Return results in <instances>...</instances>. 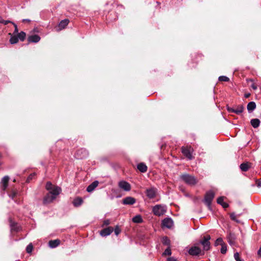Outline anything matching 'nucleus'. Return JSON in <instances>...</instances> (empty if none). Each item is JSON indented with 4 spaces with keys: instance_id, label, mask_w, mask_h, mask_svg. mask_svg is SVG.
I'll list each match as a JSON object with an SVG mask.
<instances>
[{
    "instance_id": "1",
    "label": "nucleus",
    "mask_w": 261,
    "mask_h": 261,
    "mask_svg": "<svg viewBox=\"0 0 261 261\" xmlns=\"http://www.w3.org/2000/svg\"><path fill=\"white\" fill-rule=\"evenodd\" d=\"M46 189L49 192L43 199L44 204L53 202L61 192V189L60 187L53 185L49 181L46 183Z\"/></svg>"
},
{
    "instance_id": "2",
    "label": "nucleus",
    "mask_w": 261,
    "mask_h": 261,
    "mask_svg": "<svg viewBox=\"0 0 261 261\" xmlns=\"http://www.w3.org/2000/svg\"><path fill=\"white\" fill-rule=\"evenodd\" d=\"M180 178L185 182L189 185L193 186L197 182V179L194 176L188 174H182L180 176Z\"/></svg>"
},
{
    "instance_id": "3",
    "label": "nucleus",
    "mask_w": 261,
    "mask_h": 261,
    "mask_svg": "<svg viewBox=\"0 0 261 261\" xmlns=\"http://www.w3.org/2000/svg\"><path fill=\"white\" fill-rule=\"evenodd\" d=\"M167 211V206L165 205L157 204L152 208L153 214L157 216H161L165 214Z\"/></svg>"
},
{
    "instance_id": "4",
    "label": "nucleus",
    "mask_w": 261,
    "mask_h": 261,
    "mask_svg": "<svg viewBox=\"0 0 261 261\" xmlns=\"http://www.w3.org/2000/svg\"><path fill=\"white\" fill-rule=\"evenodd\" d=\"M211 239V237L210 235H207L204 236L202 239L200 241V243L203 246V249L205 251H207L210 250L211 244L210 240Z\"/></svg>"
},
{
    "instance_id": "5",
    "label": "nucleus",
    "mask_w": 261,
    "mask_h": 261,
    "mask_svg": "<svg viewBox=\"0 0 261 261\" xmlns=\"http://www.w3.org/2000/svg\"><path fill=\"white\" fill-rule=\"evenodd\" d=\"M215 196L214 192L211 190L207 192L204 196V202L209 207H211V203Z\"/></svg>"
},
{
    "instance_id": "6",
    "label": "nucleus",
    "mask_w": 261,
    "mask_h": 261,
    "mask_svg": "<svg viewBox=\"0 0 261 261\" xmlns=\"http://www.w3.org/2000/svg\"><path fill=\"white\" fill-rule=\"evenodd\" d=\"M193 151V149L191 147H182L181 148V152L182 154L189 160H192L193 159V156L192 155Z\"/></svg>"
},
{
    "instance_id": "7",
    "label": "nucleus",
    "mask_w": 261,
    "mask_h": 261,
    "mask_svg": "<svg viewBox=\"0 0 261 261\" xmlns=\"http://www.w3.org/2000/svg\"><path fill=\"white\" fill-rule=\"evenodd\" d=\"M88 155V151L84 148H81L76 151L75 156L77 159H83Z\"/></svg>"
},
{
    "instance_id": "8",
    "label": "nucleus",
    "mask_w": 261,
    "mask_h": 261,
    "mask_svg": "<svg viewBox=\"0 0 261 261\" xmlns=\"http://www.w3.org/2000/svg\"><path fill=\"white\" fill-rule=\"evenodd\" d=\"M118 187L121 189L128 192L131 190L130 185L125 180H121L118 182Z\"/></svg>"
},
{
    "instance_id": "9",
    "label": "nucleus",
    "mask_w": 261,
    "mask_h": 261,
    "mask_svg": "<svg viewBox=\"0 0 261 261\" xmlns=\"http://www.w3.org/2000/svg\"><path fill=\"white\" fill-rule=\"evenodd\" d=\"M156 189L155 188H150L146 189L145 193L149 199H153L156 196Z\"/></svg>"
},
{
    "instance_id": "10",
    "label": "nucleus",
    "mask_w": 261,
    "mask_h": 261,
    "mask_svg": "<svg viewBox=\"0 0 261 261\" xmlns=\"http://www.w3.org/2000/svg\"><path fill=\"white\" fill-rule=\"evenodd\" d=\"M162 224L163 226L170 228L173 225V221L170 218H166L162 221Z\"/></svg>"
},
{
    "instance_id": "11",
    "label": "nucleus",
    "mask_w": 261,
    "mask_h": 261,
    "mask_svg": "<svg viewBox=\"0 0 261 261\" xmlns=\"http://www.w3.org/2000/svg\"><path fill=\"white\" fill-rule=\"evenodd\" d=\"M201 252V249L197 246L192 247L189 250V253L191 255H198Z\"/></svg>"
},
{
    "instance_id": "12",
    "label": "nucleus",
    "mask_w": 261,
    "mask_h": 261,
    "mask_svg": "<svg viewBox=\"0 0 261 261\" xmlns=\"http://www.w3.org/2000/svg\"><path fill=\"white\" fill-rule=\"evenodd\" d=\"M69 20L68 19H65L62 20L59 23L58 28H57V31H60L61 30L64 29L66 26L68 24Z\"/></svg>"
},
{
    "instance_id": "13",
    "label": "nucleus",
    "mask_w": 261,
    "mask_h": 261,
    "mask_svg": "<svg viewBox=\"0 0 261 261\" xmlns=\"http://www.w3.org/2000/svg\"><path fill=\"white\" fill-rule=\"evenodd\" d=\"M114 230L112 227H108L100 231V234L102 237H107L110 235Z\"/></svg>"
},
{
    "instance_id": "14",
    "label": "nucleus",
    "mask_w": 261,
    "mask_h": 261,
    "mask_svg": "<svg viewBox=\"0 0 261 261\" xmlns=\"http://www.w3.org/2000/svg\"><path fill=\"white\" fill-rule=\"evenodd\" d=\"M136 199L132 197H126L123 199V204L125 205H133L135 203Z\"/></svg>"
},
{
    "instance_id": "15",
    "label": "nucleus",
    "mask_w": 261,
    "mask_h": 261,
    "mask_svg": "<svg viewBox=\"0 0 261 261\" xmlns=\"http://www.w3.org/2000/svg\"><path fill=\"white\" fill-rule=\"evenodd\" d=\"M9 177L8 176H4L1 180L2 190L5 191L8 187V181L9 180Z\"/></svg>"
},
{
    "instance_id": "16",
    "label": "nucleus",
    "mask_w": 261,
    "mask_h": 261,
    "mask_svg": "<svg viewBox=\"0 0 261 261\" xmlns=\"http://www.w3.org/2000/svg\"><path fill=\"white\" fill-rule=\"evenodd\" d=\"M236 237L234 233L229 232L227 236V241L230 245H233L235 243Z\"/></svg>"
},
{
    "instance_id": "17",
    "label": "nucleus",
    "mask_w": 261,
    "mask_h": 261,
    "mask_svg": "<svg viewBox=\"0 0 261 261\" xmlns=\"http://www.w3.org/2000/svg\"><path fill=\"white\" fill-rule=\"evenodd\" d=\"M98 185V181L96 180L88 186L87 191L88 192H92Z\"/></svg>"
},
{
    "instance_id": "18",
    "label": "nucleus",
    "mask_w": 261,
    "mask_h": 261,
    "mask_svg": "<svg viewBox=\"0 0 261 261\" xmlns=\"http://www.w3.org/2000/svg\"><path fill=\"white\" fill-rule=\"evenodd\" d=\"M40 40V37L37 35H34L29 37L28 41L30 42L37 43Z\"/></svg>"
},
{
    "instance_id": "19",
    "label": "nucleus",
    "mask_w": 261,
    "mask_h": 261,
    "mask_svg": "<svg viewBox=\"0 0 261 261\" xmlns=\"http://www.w3.org/2000/svg\"><path fill=\"white\" fill-rule=\"evenodd\" d=\"M224 197L223 196H221V197H219L218 199H217V203L220 205H221L224 208H227L228 207V203L224 202Z\"/></svg>"
},
{
    "instance_id": "20",
    "label": "nucleus",
    "mask_w": 261,
    "mask_h": 261,
    "mask_svg": "<svg viewBox=\"0 0 261 261\" xmlns=\"http://www.w3.org/2000/svg\"><path fill=\"white\" fill-rule=\"evenodd\" d=\"M256 108V103L254 101L249 102L247 106L249 113H251Z\"/></svg>"
},
{
    "instance_id": "21",
    "label": "nucleus",
    "mask_w": 261,
    "mask_h": 261,
    "mask_svg": "<svg viewBox=\"0 0 261 261\" xmlns=\"http://www.w3.org/2000/svg\"><path fill=\"white\" fill-rule=\"evenodd\" d=\"M138 169L141 172H145L147 171V167L146 165L143 163H140L137 165Z\"/></svg>"
},
{
    "instance_id": "22",
    "label": "nucleus",
    "mask_w": 261,
    "mask_h": 261,
    "mask_svg": "<svg viewBox=\"0 0 261 261\" xmlns=\"http://www.w3.org/2000/svg\"><path fill=\"white\" fill-rule=\"evenodd\" d=\"M60 241L59 240H51L48 242L49 246L51 248H56L60 244Z\"/></svg>"
},
{
    "instance_id": "23",
    "label": "nucleus",
    "mask_w": 261,
    "mask_h": 261,
    "mask_svg": "<svg viewBox=\"0 0 261 261\" xmlns=\"http://www.w3.org/2000/svg\"><path fill=\"white\" fill-rule=\"evenodd\" d=\"M260 120L257 118L252 119L250 121V123L254 128L258 127L260 124Z\"/></svg>"
},
{
    "instance_id": "24",
    "label": "nucleus",
    "mask_w": 261,
    "mask_h": 261,
    "mask_svg": "<svg viewBox=\"0 0 261 261\" xmlns=\"http://www.w3.org/2000/svg\"><path fill=\"white\" fill-rule=\"evenodd\" d=\"M83 202V199L80 197L76 198L73 201V204L75 207L80 206Z\"/></svg>"
},
{
    "instance_id": "25",
    "label": "nucleus",
    "mask_w": 261,
    "mask_h": 261,
    "mask_svg": "<svg viewBox=\"0 0 261 261\" xmlns=\"http://www.w3.org/2000/svg\"><path fill=\"white\" fill-rule=\"evenodd\" d=\"M9 35H11V38L10 39V42L11 44H14L18 42V38L17 35H12L11 33H9Z\"/></svg>"
},
{
    "instance_id": "26",
    "label": "nucleus",
    "mask_w": 261,
    "mask_h": 261,
    "mask_svg": "<svg viewBox=\"0 0 261 261\" xmlns=\"http://www.w3.org/2000/svg\"><path fill=\"white\" fill-rule=\"evenodd\" d=\"M234 108L236 110V114L238 115L241 114L244 110V108L243 105L237 106Z\"/></svg>"
},
{
    "instance_id": "27",
    "label": "nucleus",
    "mask_w": 261,
    "mask_h": 261,
    "mask_svg": "<svg viewBox=\"0 0 261 261\" xmlns=\"http://www.w3.org/2000/svg\"><path fill=\"white\" fill-rule=\"evenodd\" d=\"M132 221L134 223H140L143 222V219L141 216L138 215L133 217Z\"/></svg>"
},
{
    "instance_id": "28",
    "label": "nucleus",
    "mask_w": 261,
    "mask_h": 261,
    "mask_svg": "<svg viewBox=\"0 0 261 261\" xmlns=\"http://www.w3.org/2000/svg\"><path fill=\"white\" fill-rule=\"evenodd\" d=\"M240 169L243 171H247L248 170L250 166L248 163H242L240 166Z\"/></svg>"
},
{
    "instance_id": "29",
    "label": "nucleus",
    "mask_w": 261,
    "mask_h": 261,
    "mask_svg": "<svg viewBox=\"0 0 261 261\" xmlns=\"http://www.w3.org/2000/svg\"><path fill=\"white\" fill-rule=\"evenodd\" d=\"M16 34L18 39H20V41H23L25 39L26 34L24 32L21 31Z\"/></svg>"
},
{
    "instance_id": "30",
    "label": "nucleus",
    "mask_w": 261,
    "mask_h": 261,
    "mask_svg": "<svg viewBox=\"0 0 261 261\" xmlns=\"http://www.w3.org/2000/svg\"><path fill=\"white\" fill-rule=\"evenodd\" d=\"M10 226H11V229L12 230H14V231H19V228L17 224H15L14 223H11Z\"/></svg>"
},
{
    "instance_id": "31",
    "label": "nucleus",
    "mask_w": 261,
    "mask_h": 261,
    "mask_svg": "<svg viewBox=\"0 0 261 261\" xmlns=\"http://www.w3.org/2000/svg\"><path fill=\"white\" fill-rule=\"evenodd\" d=\"M224 243L223 242V239L221 238H218L215 242V246H218L219 245H222Z\"/></svg>"
},
{
    "instance_id": "32",
    "label": "nucleus",
    "mask_w": 261,
    "mask_h": 261,
    "mask_svg": "<svg viewBox=\"0 0 261 261\" xmlns=\"http://www.w3.org/2000/svg\"><path fill=\"white\" fill-rule=\"evenodd\" d=\"M162 243L163 244L166 245H170V240L167 237H164L162 239Z\"/></svg>"
},
{
    "instance_id": "33",
    "label": "nucleus",
    "mask_w": 261,
    "mask_h": 261,
    "mask_svg": "<svg viewBox=\"0 0 261 261\" xmlns=\"http://www.w3.org/2000/svg\"><path fill=\"white\" fill-rule=\"evenodd\" d=\"M218 80L219 81L223 82H228L229 81V79L228 77L224 75L220 76Z\"/></svg>"
},
{
    "instance_id": "34",
    "label": "nucleus",
    "mask_w": 261,
    "mask_h": 261,
    "mask_svg": "<svg viewBox=\"0 0 261 261\" xmlns=\"http://www.w3.org/2000/svg\"><path fill=\"white\" fill-rule=\"evenodd\" d=\"M221 246V253L222 254H225L226 253V251H227V246H226V245L224 243Z\"/></svg>"
},
{
    "instance_id": "35",
    "label": "nucleus",
    "mask_w": 261,
    "mask_h": 261,
    "mask_svg": "<svg viewBox=\"0 0 261 261\" xmlns=\"http://www.w3.org/2000/svg\"><path fill=\"white\" fill-rule=\"evenodd\" d=\"M171 253V250L170 247H168L163 253V255H170Z\"/></svg>"
},
{
    "instance_id": "36",
    "label": "nucleus",
    "mask_w": 261,
    "mask_h": 261,
    "mask_svg": "<svg viewBox=\"0 0 261 261\" xmlns=\"http://www.w3.org/2000/svg\"><path fill=\"white\" fill-rule=\"evenodd\" d=\"M33 247L32 244L31 243L29 244L26 248L27 252L29 253H31L33 250Z\"/></svg>"
},
{
    "instance_id": "37",
    "label": "nucleus",
    "mask_w": 261,
    "mask_h": 261,
    "mask_svg": "<svg viewBox=\"0 0 261 261\" xmlns=\"http://www.w3.org/2000/svg\"><path fill=\"white\" fill-rule=\"evenodd\" d=\"M115 234L116 236H118L120 232H121V229L119 227V226L117 225L115 226L114 229Z\"/></svg>"
},
{
    "instance_id": "38",
    "label": "nucleus",
    "mask_w": 261,
    "mask_h": 261,
    "mask_svg": "<svg viewBox=\"0 0 261 261\" xmlns=\"http://www.w3.org/2000/svg\"><path fill=\"white\" fill-rule=\"evenodd\" d=\"M234 258L236 261H243L240 258L239 254L238 252H236L234 254Z\"/></svg>"
},
{
    "instance_id": "39",
    "label": "nucleus",
    "mask_w": 261,
    "mask_h": 261,
    "mask_svg": "<svg viewBox=\"0 0 261 261\" xmlns=\"http://www.w3.org/2000/svg\"><path fill=\"white\" fill-rule=\"evenodd\" d=\"M35 176V173H32V174H31L27 178V182H30L31 180H32L34 177Z\"/></svg>"
},
{
    "instance_id": "40",
    "label": "nucleus",
    "mask_w": 261,
    "mask_h": 261,
    "mask_svg": "<svg viewBox=\"0 0 261 261\" xmlns=\"http://www.w3.org/2000/svg\"><path fill=\"white\" fill-rule=\"evenodd\" d=\"M17 194V192L14 191H12L11 192V193L9 195V197L10 198H11L12 199H13L14 198V197H15V196Z\"/></svg>"
},
{
    "instance_id": "41",
    "label": "nucleus",
    "mask_w": 261,
    "mask_h": 261,
    "mask_svg": "<svg viewBox=\"0 0 261 261\" xmlns=\"http://www.w3.org/2000/svg\"><path fill=\"white\" fill-rule=\"evenodd\" d=\"M12 24L14 25L15 28L14 31L13 32V34H16L18 33V29L17 28V25L14 22H12Z\"/></svg>"
},
{
    "instance_id": "42",
    "label": "nucleus",
    "mask_w": 261,
    "mask_h": 261,
    "mask_svg": "<svg viewBox=\"0 0 261 261\" xmlns=\"http://www.w3.org/2000/svg\"><path fill=\"white\" fill-rule=\"evenodd\" d=\"M110 224V221L109 219L105 220L103 222L102 226H107Z\"/></svg>"
},
{
    "instance_id": "43",
    "label": "nucleus",
    "mask_w": 261,
    "mask_h": 261,
    "mask_svg": "<svg viewBox=\"0 0 261 261\" xmlns=\"http://www.w3.org/2000/svg\"><path fill=\"white\" fill-rule=\"evenodd\" d=\"M227 111L230 112V113H236V110H235V108L233 107V108H230V107H228L227 108Z\"/></svg>"
},
{
    "instance_id": "44",
    "label": "nucleus",
    "mask_w": 261,
    "mask_h": 261,
    "mask_svg": "<svg viewBox=\"0 0 261 261\" xmlns=\"http://www.w3.org/2000/svg\"><path fill=\"white\" fill-rule=\"evenodd\" d=\"M230 217L232 220L238 222V220L236 219V215L234 213L231 214Z\"/></svg>"
},
{
    "instance_id": "45",
    "label": "nucleus",
    "mask_w": 261,
    "mask_h": 261,
    "mask_svg": "<svg viewBox=\"0 0 261 261\" xmlns=\"http://www.w3.org/2000/svg\"><path fill=\"white\" fill-rule=\"evenodd\" d=\"M12 22H13L10 20H4L3 18H2V20L1 21V23H3L5 25H6L9 23H12Z\"/></svg>"
},
{
    "instance_id": "46",
    "label": "nucleus",
    "mask_w": 261,
    "mask_h": 261,
    "mask_svg": "<svg viewBox=\"0 0 261 261\" xmlns=\"http://www.w3.org/2000/svg\"><path fill=\"white\" fill-rule=\"evenodd\" d=\"M167 261H177V260L174 257H171L167 258Z\"/></svg>"
},
{
    "instance_id": "47",
    "label": "nucleus",
    "mask_w": 261,
    "mask_h": 261,
    "mask_svg": "<svg viewBox=\"0 0 261 261\" xmlns=\"http://www.w3.org/2000/svg\"><path fill=\"white\" fill-rule=\"evenodd\" d=\"M257 255L258 256L261 257V246L260 247L259 249L257 251Z\"/></svg>"
},
{
    "instance_id": "48",
    "label": "nucleus",
    "mask_w": 261,
    "mask_h": 261,
    "mask_svg": "<svg viewBox=\"0 0 261 261\" xmlns=\"http://www.w3.org/2000/svg\"><path fill=\"white\" fill-rule=\"evenodd\" d=\"M251 87H252V88L253 89H254V90H256V89H257V87L256 85H255V84H252V85H251Z\"/></svg>"
},
{
    "instance_id": "49",
    "label": "nucleus",
    "mask_w": 261,
    "mask_h": 261,
    "mask_svg": "<svg viewBox=\"0 0 261 261\" xmlns=\"http://www.w3.org/2000/svg\"><path fill=\"white\" fill-rule=\"evenodd\" d=\"M257 187H261V180L257 181Z\"/></svg>"
},
{
    "instance_id": "50",
    "label": "nucleus",
    "mask_w": 261,
    "mask_h": 261,
    "mask_svg": "<svg viewBox=\"0 0 261 261\" xmlns=\"http://www.w3.org/2000/svg\"><path fill=\"white\" fill-rule=\"evenodd\" d=\"M30 20L28 19H24L22 20V22H30Z\"/></svg>"
},
{
    "instance_id": "51",
    "label": "nucleus",
    "mask_w": 261,
    "mask_h": 261,
    "mask_svg": "<svg viewBox=\"0 0 261 261\" xmlns=\"http://www.w3.org/2000/svg\"><path fill=\"white\" fill-rule=\"evenodd\" d=\"M249 96H250V94L249 93H247V94H245V98H248V97H249Z\"/></svg>"
},
{
    "instance_id": "52",
    "label": "nucleus",
    "mask_w": 261,
    "mask_h": 261,
    "mask_svg": "<svg viewBox=\"0 0 261 261\" xmlns=\"http://www.w3.org/2000/svg\"><path fill=\"white\" fill-rule=\"evenodd\" d=\"M2 20V17L0 16V23H1V21Z\"/></svg>"
}]
</instances>
